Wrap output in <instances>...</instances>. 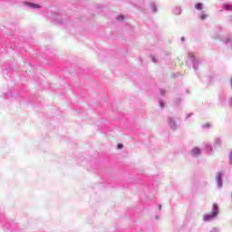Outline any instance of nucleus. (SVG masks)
I'll return each mask as SVG.
<instances>
[{"instance_id":"20e7f679","label":"nucleus","mask_w":232,"mask_h":232,"mask_svg":"<svg viewBox=\"0 0 232 232\" xmlns=\"http://www.w3.org/2000/svg\"><path fill=\"white\" fill-rule=\"evenodd\" d=\"M25 5H28L31 8H41L39 4L25 3Z\"/></svg>"},{"instance_id":"7ed1b4c3","label":"nucleus","mask_w":232,"mask_h":232,"mask_svg":"<svg viewBox=\"0 0 232 232\" xmlns=\"http://www.w3.org/2000/svg\"><path fill=\"white\" fill-rule=\"evenodd\" d=\"M192 155H193L194 157H197V156L200 155V149H198V148H194V149L192 150Z\"/></svg>"},{"instance_id":"1a4fd4ad","label":"nucleus","mask_w":232,"mask_h":232,"mask_svg":"<svg viewBox=\"0 0 232 232\" xmlns=\"http://www.w3.org/2000/svg\"><path fill=\"white\" fill-rule=\"evenodd\" d=\"M118 19H119L120 21H123V20H124V16H123L122 14H121V15H119Z\"/></svg>"},{"instance_id":"39448f33","label":"nucleus","mask_w":232,"mask_h":232,"mask_svg":"<svg viewBox=\"0 0 232 232\" xmlns=\"http://www.w3.org/2000/svg\"><path fill=\"white\" fill-rule=\"evenodd\" d=\"M203 7H204V5H202V4H200V3H198L195 5L196 10H202Z\"/></svg>"},{"instance_id":"0eeeda50","label":"nucleus","mask_w":232,"mask_h":232,"mask_svg":"<svg viewBox=\"0 0 232 232\" xmlns=\"http://www.w3.org/2000/svg\"><path fill=\"white\" fill-rule=\"evenodd\" d=\"M117 148L118 150H122V148H124V145L122 143H119Z\"/></svg>"},{"instance_id":"9b49d317","label":"nucleus","mask_w":232,"mask_h":232,"mask_svg":"<svg viewBox=\"0 0 232 232\" xmlns=\"http://www.w3.org/2000/svg\"><path fill=\"white\" fill-rule=\"evenodd\" d=\"M161 208H162V207H161V206H160V209H161Z\"/></svg>"},{"instance_id":"f8f14e48","label":"nucleus","mask_w":232,"mask_h":232,"mask_svg":"<svg viewBox=\"0 0 232 232\" xmlns=\"http://www.w3.org/2000/svg\"><path fill=\"white\" fill-rule=\"evenodd\" d=\"M231 84H232V79H231Z\"/></svg>"},{"instance_id":"9d476101","label":"nucleus","mask_w":232,"mask_h":232,"mask_svg":"<svg viewBox=\"0 0 232 232\" xmlns=\"http://www.w3.org/2000/svg\"><path fill=\"white\" fill-rule=\"evenodd\" d=\"M229 159H230V160L232 161V152H231L230 155H229Z\"/></svg>"},{"instance_id":"423d86ee","label":"nucleus","mask_w":232,"mask_h":232,"mask_svg":"<svg viewBox=\"0 0 232 232\" xmlns=\"http://www.w3.org/2000/svg\"><path fill=\"white\" fill-rule=\"evenodd\" d=\"M224 8H225V10H227L228 12H232V5H225Z\"/></svg>"},{"instance_id":"6e6552de","label":"nucleus","mask_w":232,"mask_h":232,"mask_svg":"<svg viewBox=\"0 0 232 232\" xmlns=\"http://www.w3.org/2000/svg\"><path fill=\"white\" fill-rule=\"evenodd\" d=\"M206 17H208V15H206L205 14L200 15V19L201 21H204V19H206Z\"/></svg>"},{"instance_id":"f03ea898","label":"nucleus","mask_w":232,"mask_h":232,"mask_svg":"<svg viewBox=\"0 0 232 232\" xmlns=\"http://www.w3.org/2000/svg\"><path fill=\"white\" fill-rule=\"evenodd\" d=\"M222 177H224V174L222 172H219L217 176V180L219 188L222 187Z\"/></svg>"},{"instance_id":"f257e3e1","label":"nucleus","mask_w":232,"mask_h":232,"mask_svg":"<svg viewBox=\"0 0 232 232\" xmlns=\"http://www.w3.org/2000/svg\"><path fill=\"white\" fill-rule=\"evenodd\" d=\"M212 212L210 213V215H206L203 217V220H205V222H208V220H211V218H215V217H217V215H218V204H214L212 207Z\"/></svg>"}]
</instances>
